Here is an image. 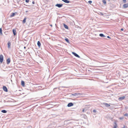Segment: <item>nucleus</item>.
<instances>
[{"instance_id":"obj_1","label":"nucleus","mask_w":128,"mask_h":128,"mask_svg":"<svg viewBox=\"0 0 128 128\" xmlns=\"http://www.w3.org/2000/svg\"><path fill=\"white\" fill-rule=\"evenodd\" d=\"M84 95V94L83 93H77L73 94H72V96H78V95Z\"/></svg>"},{"instance_id":"obj_2","label":"nucleus","mask_w":128,"mask_h":128,"mask_svg":"<svg viewBox=\"0 0 128 128\" xmlns=\"http://www.w3.org/2000/svg\"><path fill=\"white\" fill-rule=\"evenodd\" d=\"M4 60V57L2 54H1L0 56V62L2 63Z\"/></svg>"},{"instance_id":"obj_3","label":"nucleus","mask_w":128,"mask_h":128,"mask_svg":"<svg viewBox=\"0 0 128 128\" xmlns=\"http://www.w3.org/2000/svg\"><path fill=\"white\" fill-rule=\"evenodd\" d=\"M63 4H57L55 5L56 6L58 7V8H61Z\"/></svg>"},{"instance_id":"obj_4","label":"nucleus","mask_w":128,"mask_h":128,"mask_svg":"<svg viewBox=\"0 0 128 128\" xmlns=\"http://www.w3.org/2000/svg\"><path fill=\"white\" fill-rule=\"evenodd\" d=\"M2 88L3 90L5 92H7L8 91V89L5 86H3Z\"/></svg>"},{"instance_id":"obj_5","label":"nucleus","mask_w":128,"mask_h":128,"mask_svg":"<svg viewBox=\"0 0 128 128\" xmlns=\"http://www.w3.org/2000/svg\"><path fill=\"white\" fill-rule=\"evenodd\" d=\"M72 54H73L75 56H76L77 57L79 58H80V56H79L78 54H76V53L74 52H72Z\"/></svg>"},{"instance_id":"obj_6","label":"nucleus","mask_w":128,"mask_h":128,"mask_svg":"<svg viewBox=\"0 0 128 128\" xmlns=\"http://www.w3.org/2000/svg\"><path fill=\"white\" fill-rule=\"evenodd\" d=\"M128 7V3L125 4L123 6V7L124 8H126Z\"/></svg>"},{"instance_id":"obj_7","label":"nucleus","mask_w":128,"mask_h":128,"mask_svg":"<svg viewBox=\"0 0 128 128\" xmlns=\"http://www.w3.org/2000/svg\"><path fill=\"white\" fill-rule=\"evenodd\" d=\"M73 105L74 104L70 102L68 104L67 106L68 107H70L73 106Z\"/></svg>"},{"instance_id":"obj_8","label":"nucleus","mask_w":128,"mask_h":128,"mask_svg":"<svg viewBox=\"0 0 128 128\" xmlns=\"http://www.w3.org/2000/svg\"><path fill=\"white\" fill-rule=\"evenodd\" d=\"M125 96H122L119 98H118V100H123L125 98Z\"/></svg>"},{"instance_id":"obj_9","label":"nucleus","mask_w":128,"mask_h":128,"mask_svg":"<svg viewBox=\"0 0 128 128\" xmlns=\"http://www.w3.org/2000/svg\"><path fill=\"white\" fill-rule=\"evenodd\" d=\"M10 58H8L6 60V64H8L10 62Z\"/></svg>"},{"instance_id":"obj_10","label":"nucleus","mask_w":128,"mask_h":128,"mask_svg":"<svg viewBox=\"0 0 128 128\" xmlns=\"http://www.w3.org/2000/svg\"><path fill=\"white\" fill-rule=\"evenodd\" d=\"M17 13L16 12L15 13H12L11 15L10 16V17H13L16 14H17Z\"/></svg>"},{"instance_id":"obj_11","label":"nucleus","mask_w":128,"mask_h":128,"mask_svg":"<svg viewBox=\"0 0 128 128\" xmlns=\"http://www.w3.org/2000/svg\"><path fill=\"white\" fill-rule=\"evenodd\" d=\"M12 32L14 36H15L16 35V29H13L12 30Z\"/></svg>"},{"instance_id":"obj_12","label":"nucleus","mask_w":128,"mask_h":128,"mask_svg":"<svg viewBox=\"0 0 128 128\" xmlns=\"http://www.w3.org/2000/svg\"><path fill=\"white\" fill-rule=\"evenodd\" d=\"M62 0L66 3H69L70 2L68 0Z\"/></svg>"},{"instance_id":"obj_13","label":"nucleus","mask_w":128,"mask_h":128,"mask_svg":"<svg viewBox=\"0 0 128 128\" xmlns=\"http://www.w3.org/2000/svg\"><path fill=\"white\" fill-rule=\"evenodd\" d=\"M104 104L106 107H109L110 106V105L109 104L106 103H104Z\"/></svg>"},{"instance_id":"obj_14","label":"nucleus","mask_w":128,"mask_h":128,"mask_svg":"<svg viewBox=\"0 0 128 128\" xmlns=\"http://www.w3.org/2000/svg\"><path fill=\"white\" fill-rule=\"evenodd\" d=\"M21 85L23 86H25L24 82L23 80L21 81Z\"/></svg>"},{"instance_id":"obj_15","label":"nucleus","mask_w":128,"mask_h":128,"mask_svg":"<svg viewBox=\"0 0 128 128\" xmlns=\"http://www.w3.org/2000/svg\"><path fill=\"white\" fill-rule=\"evenodd\" d=\"M8 48H10V41H8Z\"/></svg>"},{"instance_id":"obj_16","label":"nucleus","mask_w":128,"mask_h":128,"mask_svg":"<svg viewBox=\"0 0 128 128\" xmlns=\"http://www.w3.org/2000/svg\"><path fill=\"white\" fill-rule=\"evenodd\" d=\"M37 45L39 48H40L41 46V44L39 41H38L37 42Z\"/></svg>"},{"instance_id":"obj_17","label":"nucleus","mask_w":128,"mask_h":128,"mask_svg":"<svg viewBox=\"0 0 128 128\" xmlns=\"http://www.w3.org/2000/svg\"><path fill=\"white\" fill-rule=\"evenodd\" d=\"M99 36H101V37H106V36L104 35L103 34H100Z\"/></svg>"},{"instance_id":"obj_18","label":"nucleus","mask_w":128,"mask_h":128,"mask_svg":"<svg viewBox=\"0 0 128 128\" xmlns=\"http://www.w3.org/2000/svg\"><path fill=\"white\" fill-rule=\"evenodd\" d=\"M64 28H65L66 29H68V27L67 25L65 24H64Z\"/></svg>"},{"instance_id":"obj_19","label":"nucleus","mask_w":128,"mask_h":128,"mask_svg":"<svg viewBox=\"0 0 128 128\" xmlns=\"http://www.w3.org/2000/svg\"><path fill=\"white\" fill-rule=\"evenodd\" d=\"M64 39H65V40L66 41L67 43H68L69 44H70V42L69 41L68 38H65Z\"/></svg>"},{"instance_id":"obj_20","label":"nucleus","mask_w":128,"mask_h":128,"mask_svg":"<svg viewBox=\"0 0 128 128\" xmlns=\"http://www.w3.org/2000/svg\"><path fill=\"white\" fill-rule=\"evenodd\" d=\"M26 17H25L24 19L22 21V22L23 24H24L26 22Z\"/></svg>"},{"instance_id":"obj_21","label":"nucleus","mask_w":128,"mask_h":128,"mask_svg":"<svg viewBox=\"0 0 128 128\" xmlns=\"http://www.w3.org/2000/svg\"><path fill=\"white\" fill-rule=\"evenodd\" d=\"M114 124H115V125L114 126L113 128H116V126H117L116 122H114Z\"/></svg>"},{"instance_id":"obj_22","label":"nucleus","mask_w":128,"mask_h":128,"mask_svg":"<svg viewBox=\"0 0 128 128\" xmlns=\"http://www.w3.org/2000/svg\"><path fill=\"white\" fill-rule=\"evenodd\" d=\"M1 112L4 113H6L7 112V111L5 110H1Z\"/></svg>"},{"instance_id":"obj_23","label":"nucleus","mask_w":128,"mask_h":128,"mask_svg":"<svg viewBox=\"0 0 128 128\" xmlns=\"http://www.w3.org/2000/svg\"><path fill=\"white\" fill-rule=\"evenodd\" d=\"M2 29L1 28H0V34L1 35H2Z\"/></svg>"},{"instance_id":"obj_24","label":"nucleus","mask_w":128,"mask_h":128,"mask_svg":"<svg viewBox=\"0 0 128 128\" xmlns=\"http://www.w3.org/2000/svg\"><path fill=\"white\" fill-rule=\"evenodd\" d=\"M102 2L104 4H106V2L105 0H103Z\"/></svg>"},{"instance_id":"obj_25","label":"nucleus","mask_w":128,"mask_h":128,"mask_svg":"<svg viewBox=\"0 0 128 128\" xmlns=\"http://www.w3.org/2000/svg\"><path fill=\"white\" fill-rule=\"evenodd\" d=\"M124 116H128V114L126 113L124 114Z\"/></svg>"},{"instance_id":"obj_26","label":"nucleus","mask_w":128,"mask_h":128,"mask_svg":"<svg viewBox=\"0 0 128 128\" xmlns=\"http://www.w3.org/2000/svg\"><path fill=\"white\" fill-rule=\"evenodd\" d=\"M122 1L124 3H126V0H122Z\"/></svg>"},{"instance_id":"obj_27","label":"nucleus","mask_w":128,"mask_h":128,"mask_svg":"<svg viewBox=\"0 0 128 128\" xmlns=\"http://www.w3.org/2000/svg\"><path fill=\"white\" fill-rule=\"evenodd\" d=\"M124 117H120L119 118V119H120V120H122L123 119V118H124Z\"/></svg>"},{"instance_id":"obj_28","label":"nucleus","mask_w":128,"mask_h":128,"mask_svg":"<svg viewBox=\"0 0 128 128\" xmlns=\"http://www.w3.org/2000/svg\"><path fill=\"white\" fill-rule=\"evenodd\" d=\"M88 2L90 4H91L92 3V1H91V0H90L89 1H88Z\"/></svg>"},{"instance_id":"obj_29","label":"nucleus","mask_w":128,"mask_h":128,"mask_svg":"<svg viewBox=\"0 0 128 128\" xmlns=\"http://www.w3.org/2000/svg\"><path fill=\"white\" fill-rule=\"evenodd\" d=\"M29 1V0H26V2H28Z\"/></svg>"},{"instance_id":"obj_30","label":"nucleus","mask_w":128,"mask_h":128,"mask_svg":"<svg viewBox=\"0 0 128 128\" xmlns=\"http://www.w3.org/2000/svg\"><path fill=\"white\" fill-rule=\"evenodd\" d=\"M93 112H96V110H93Z\"/></svg>"},{"instance_id":"obj_31","label":"nucleus","mask_w":128,"mask_h":128,"mask_svg":"<svg viewBox=\"0 0 128 128\" xmlns=\"http://www.w3.org/2000/svg\"><path fill=\"white\" fill-rule=\"evenodd\" d=\"M124 30V29L123 28H122L121 29V30H122V31H123Z\"/></svg>"},{"instance_id":"obj_32","label":"nucleus","mask_w":128,"mask_h":128,"mask_svg":"<svg viewBox=\"0 0 128 128\" xmlns=\"http://www.w3.org/2000/svg\"><path fill=\"white\" fill-rule=\"evenodd\" d=\"M34 3H35V2H34V1H33V2H32V4H34Z\"/></svg>"},{"instance_id":"obj_33","label":"nucleus","mask_w":128,"mask_h":128,"mask_svg":"<svg viewBox=\"0 0 128 128\" xmlns=\"http://www.w3.org/2000/svg\"><path fill=\"white\" fill-rule=\"evenodd\" d=\"M107 38H110V37L109 36H107Z\"/></svg>"},{"instance_id":"obj_34","label":"nucleus","mask_w":128,"mask_h":128,"mask_svg":"<svg viewBox=\"0 0 128 128\" xmlns=\"http://www.w3.org/2000/svg\"><path fill=\"white\" fill-rule=\"evenodd\" d=\"M84 109H83V110H82V112H84Z\"/></svg>"},{"instance_id":"obj_35","label":"nucleus","mask_w":128,"mask_h":128,"mask_svg":"<svg viewBox=\"0 0 128 128\" xmlns=\"http://www.w3.org/2000/svg\"><path fill=\"white\" fill-rule=\"evenodd\" d=\"M101 14H102V15H103V14L102 12H101Z\"/></svg>"},{"instance_id":"obj_36","label":"nucleus","mask_w":128,"mask_h":128,"mask_svg":"<svg viewBox=\"0 0 128 128\" xmlns=\"http://www.w3.org/2000/svg\"><path fill=\"white\" fill-rule=\"evenodd\" d=\"M24 49H26V47L24 46Z\"/></svg>"},{"instance_id":"obj_37","label":"nucleus","mask_w":128,"mask_h":128,"mask_svg":"<svg viewBox=\"0 0 128 128\" xmlns=\"http://www.w3.org/2000/svg\"><path fill=\"white\" fill-rule=\"evenodd\" d=\"M28 12V11H26V12Z\"/></svg>"},{"instance_id":"obj_38","label":"nucleus","mask_w":128,"mask_h":128,"mask_svg":"<svg viewBox=\"0 0 128 128\" xmlns=\"http://www.w3.org/2000/svg\"><path fill=\"white\" fill-rule=\"evenodd\" d=\"M50 26H52V25H50Z\"/></svg>"},{"instance_id":"obj_39","label":"nucleus","mask_w":128,"mask_h":128,"mask_svg":"<svg viewBox=\"0 0 128 128\" xmlns=\"http://www.w3.org/2000/svg\"><path fill=\"white\" fill-rule=\"evenodd\" d=\"M6 32H4L5 34H6Z\"/></svg>"},{"instance_id":"obj_40","label":"nucleus","mask_w":128,"mask_h":128,"mask_svg":"<svg viewBox=\"0 0 128 128\" xmlns=\"http://www.w3.org/2000/svg\"><path fill=\"white\" fill-rule=\"evenodd\" d=\"M6 32H4L5 34H6Z\"/></svg>"},{"instance_id":"obj_41","label":"nucleus","mask_w":128,"mask_h":128,"mask_svg":"<svg viewBox=\"0 0 128 128\" xmlns=\"http://www.w3.org/2000/svg\"><path fill=\"white\" fill-rule=\"evenodd\" d=\"M108 2L110 1V0H108Z\"/></svg>"}]
</instances>
